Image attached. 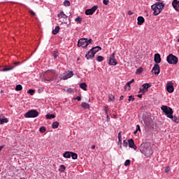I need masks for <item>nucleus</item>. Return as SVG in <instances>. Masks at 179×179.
Here are the masks:
<instances>
[{
  "label": "nucleus",
  "mask_w": 179,
  "mask_h": 179,
  "mask_svg": "<svg viewBox=\"0 0 179 179\" xmlns=\"http://www.w3.org/2000/svg\"><path fill=\"white\" fill-rule=\"evenodd\" d=\"M87 87V85L85 83H82L80 84V87L81 89H83L84 91L87 90V88H86Z\"/></svg>",
  "instance_id": "4be33fe9"
},
{
  "label": "nucleus",
  "mask_w": 179,
  "mask_h": 179,
  "mask_svg": "<svg viewBox=\"0 0 179 179\" xmlns=\"http://www.w3.org/2000/svg\"><path fill=\"white\" fill-rule=\"evenodd\" d=\"M152 71L154 72L155 75H159L160 73L159 65L158 64H154Z\"/></svg>",
  "instance_id": "9b49d317"
},
{
  "label": "nucleus",
  "mask_w": 179,
  "mask_h": 179,
  "mask_svg": "<svg viewBox=\"0 0 179 179\" xmlns=\"http://www.w3.org/2000/svg\"><path fill=\"white\" fill-rule=\"evenodd\" d=\"M127 14H129V15H132L134 13L129 10V12H127Z\"/></svg>",
  "instance_id": "603ef678"
},
{
  "label": "nucleus",
  "mask_w": 179,
  "mask_h": 179,
  "mask_svg": "<svg viewBox=\"0 0 179 179\" xmlns=\"http://www.w3.org/2000/svg\"><path fill=\"white\" fill-rule=\"evenodd\" d=\"M161 110L165 113L167 117L173 118V110L172 108L166 106H162L161 107Z\"/></svg>",
  "instance_id": "20e7f679"
},
{
  "label": "nucleus",
  "mask_w": 179,
  "mask_h": 179,
  "mask_svg": "<svg viewBox=\"0 0 179 179\" xmlns=\"http://www.w3.org/2000/svg\"><path fill=\"white\" fill-rule=\"evenodd\" d=\"M107 121L109 122L110 121V117L107 115Z\"/></svg>",
  "instance_id": "052dcab7"
},
{
  "label": "nucleus",
  "mask_w": 179,
  "mask_h": 179,
  "mask_svg": "<svg viewBox=\"0 0 179 179\" xmlns=\"http://www.w3.org/2000/svg\"><path fill=\"white\" fill-rule=\"evenodd\" d=\"M95 148H96L95 145H93L91 146V149H95Z\"/></svg>",
  "instance_id": "4d7b16f0"
},
{
  "label": "nucleus",
  "mask_w": 179,
  "mask_h": 179,
  "mask_svg": "<svg viewBox=\"0 0 179 179\" xmlns=\"http://www.w3.org/2000/svg\"><path fill=\"white\" fill-rule=\"evenodd\" d=\"M13 69H14V66L4 67L2 69V71H9L13 70Z\"/></svg>",
  "instance_id": "a878e982"
},
{
  "label": "nucleus",
  "mask_w": 179,
  "mask_h": 179,
  "mask_svg": "<svg viewBox=\"0 0 179 179\" xmlns=\"http://www.w3.org/2000/svg\"><path fill=\"white\" fill-rule=\"evenodd\" d=\"M123 99H124V95H122V96H120V100L122 101V100H123Z\"/></svg>",
  "instance_id": "5fc2aeb1"
},
{
  "label": "nucleus",
  "mask_w": 179,
  "mask_h": 179,
  "mask_svg": "<svg viewBox=\"0 0 179 179\" xmlns=\"http://www.w3.org/2000/svg\"><path fill=\"white\" fill-rule=\"evenodd\" d=\"M3 148V145L0 146V152L2 150Z\"/></svg>",
  "instance_id": "680f3d73"
},
{
  "label": "nucleus",
  "mask_w": 179,
  "mask_h": 179,
  "mask_svg": "<svg viewBox=\"0 0 179 179\" xmlns=\"http://www.w3.org/2000/svg\"><path fill=\"white\" fill-rule=\"evenodd\" d=\"M94 55H96L99 51L101 50V48L99 46H96L91 49Z\"/></svg>",
  "instance_id": "6ab92c4d"
},
{
  "label": "nucleus",
  "mask_w": 179,
  "mask_h": 179,
  "mask_svg": "<svg viewBox=\"0 0 179 179\" xmlns=\"http://www.w3.org/2000/svg\"><path fill=\"white\" fill-rule=\"evenodd\" d=\"M34 93H35V91L33 89H29V90L28 91V94H29L31 96H33Z\"/></svg>",
  "instance_id": "f704fd0d"
},
{
  "label": "nucleus",
  "mask_w": 179,
  "mask_h": 179,
  "mask_svg": "<svg viewBox=\"0 0 179 179\" xmlns=\"http://www.w3.org/2000/svg\"><path fill=\"white\" fill-rule=\"evenodd\" d=\"M66 171V166L64 165H60L59 166V171L61 173H64Z\"/></svg>",
  "instance_id": "5701e85b"
},
{
  "label": "nucleus",
  "mask_w": 179,
  "mask_h": 179,
  "mask_svg": "<svg viewBox=\"0 0 179 179\" xmlns=\"http://www.w3.org/2000/svg\"><path fill=\"white\" fill-rule=\"evenodd\" d=\"M75 21L80 24L82 23V18H80V17H78L77 18H76Z\"/></svg>",
  "instance_id": "4c0bfd02"
},
{
  "label": "nucleus",
  "mask_w": 179,
  "mask_h": 179,
  "mask_svg": "<svg viewBox=\"0 0 179 179\" xmlns=\"http://www.w3.org/2000/svg\"><path fill=\"white\" fill-rule=\"evenodd\" d=\"M137 132H138V131H137V130H136V131H134V134H137Z\"/></svg>",
  "instance_id": "e2e57ef3"
},
{
  "label": "nucleus",
  "mask_w": 179,
  "mask_h": 179,
  "mask_svg": "<svg viewBox=\"0 0 179 179\" xmlns=\"http://www.w3.org/2000/svg\"><path fill=\"white\" fill-rule=\"evenodd\" d=\"M108 107L105 108V112H106V114L108 115Z\"/></svg>",
  "instance_id": "6e6d98bb"
},
{
  "label": "nucleus",
  "mask_w": 179,
  "mask_h": 179,
  "mask_svg": "<svg viewBox=\"0 0 179 179\" xmlns=\"http://www.w3.org/2000/svg\"><path fill=\"white\" fill-rule=\"evenodd\" d=\"M54 59H57L58 57V52H54L52 54Z\"/></svg>",
  "instance_id": "a19ab883"
},
{
  "label": "nucleus",
  "mask_w": 179,
  "mask_h": 179,
  "mask_svg": "<svg viewBox=\"0 0 179 179\" xmlns=\"http://www.w3.org/2000/svg\"><path fill=\"white\" fill-rule=\"evenodd\" d=\"M122 131H120L118 134V139L119 141L121 142L122 141V135H121Z\"/></svg>",
  "instance_id": "a18cd8bd"
},
{
  "label": "nucleus",
  "mask_w": 179,
  "mask_h": 179,
  "mask_svg": "<svg viewBox=\"0 0 179 179\" xmlns=\"http://www.w3.org/2000/svg\"><path fill=\"white\" fill-rule=\"evenodd\" d=\"M152 86L150 83H144L142 85V88H140V92L145 93Z\"/></svg>",
  "instance_id": "6e6552de"
},
{
  "label": "nucleus",
  "mask_w": 179,
  "mask_h": 179,
  "mask_svg": "<svg viewBox=\"0 0 179 179\" xmlns=\"http://www.w3.org/2000/svg\"><path fill=\"white\" fill-rule=\"evenodd\" d=\"M115 99V95H112V94H109V101H113Z\"/></svg>",
  "instance_id": "c9c22d12"
},
{
  "label": "nucleus",
  "mask_w": 179,
  "mask_h": 179,
  "mask_svg": "<svg viewBox=\"0 0 179 179\" xmlns=\"http://www.w3.org/2000/svg\"><path fill=\"white\" fill-rule=\"evenodd\" d=\"M115 52H114L109 57V62L108 64L110 66H116L117 64V62H116L115 57Z\"/></svg>",
  "instance_id": "0eeeda50"
},
{
  "label": "nucleus",
  "mask_w": 179,
  "mask_h": 179,
  "mask_svg": "<svg viewBox=\"0 0 179 179\" xmlns=\"http://www.w3.org/2000/svg\"><path fill=\"white\" fill-rule=\"evenodd\" d=\"M57 17L59 18V19H62V18H64V19H66L68 18V16L64 14V11H61L58 15H57Z\"/></svg>",
  "instance_id": "a211bd4d"
},
{
  "label": "nucleus",
  "mask_w": 179,
  "mask_h": 179,
  "mask_svg": "<svg viewBox=\"0 0 179 179\" xmlns=\"http://www.w3.org/2000/svg\"><path fill=\"white\" fill-rule=\"evenodd\" d=\"M71 157H72V159H73V160H76V159H78V154L71 152Z\"/></svg>",
  "instance_id": "cd10ccee"
},
{
  "label": "nucleus",
  "mask_w": 179,
  "mask_h": 179,
  "mask_svg": "<svg viewBox=\"0 0 179 179\" xmlns=\"http://www.w3.org/2000/svg\"><path fill=\"white\" fill-rule=\"evenodd\" d=\"M143 70L142 68H138V69H136V73L137 75H140L141 73H143Z\"/></svg>",
  "instance_id": "7c9ffc66"
},
{
  "label": "nucleus",
  "mask_w": 179,
  "mask_h": 179,
  "mask_svg": "<svg viewBox=\"0 0 179 179\" xmlns=\"http://www.w3.org/2000/svg\"><path fill=\"white\" fill-rule=\"evenodd\" d=\"M166 61L169 64L176 65L178 62V58L173 54H170L167 56Z\"/></svg>",
  "instance_id": "39448f33"
},
{
  "label": "nucleus",
  "mask_w": 179,
  "mask_h": 179,
  "mask_svg": "<svg viewBox=\"0 0 179 179\" xmlns=\"http://www.w3.org/2000/svg\"><path fill=\"white\" fill-rule=\"evenodd\" d=\"M154 62H155V63H156V64H159L161 63L162 58H161L160 54H159V53L155 54Z\"/></svg>",
  "instance_id": "f8f14e48"
},
{
  "label": "nucleus",
  "mask_w": 179,
  "mask_h": 179,
  "mask_svg": "<svg viewBox=\"0 0 179 179\" xmlns=\"http://www.w3.org/2000/svg\"><path fill=\"white\" fill-rule=\"evenodd\" d=\"M165 173H168L171 171V167L170 166H167L165 170H164Z\"/></svg>",
  "instance_id": "79ce46f5"
},
{
  "label": "nucleus",
  "mask_w": 179,
  "mask_h": 179,
  "mask_svg": "<svg viewBox=\"0 0 179 179\" xmlns=\"http://www.w3.org/2000/svg\"><path fill=\"white\" fill-rule=\"evenodd\" d=\"M19 64H20V62H15V65L17 66V65H19Z\"/></svg>",
  "instance_id": "13d9d810"
},
{
  "label": "nucleus",
  "mask_w": 179,
  "mask_h": 179,
  "mask_svg": "<svg viewBox=\"0 0 179 179\" xmlns=\"http://www.w3.org/2000/svg\"><path fill=\"white\" fill-rule=\"evenodd\" d=\"M60 30V27L59 26H57L55 27V29H53L52 31V34L56 35L57 34H58Z\"/></svg>",
  "instance_id": "412c9836"
},
{
  "label": "nucleus",
  "mask_w": 179,
  "mask_h": 179,
  "mask_svg": "<svg viewBox=\"0 0 179 179\" xmlns=\"http://www.w3.org/2000/svg\"><path fill=\"white\" fill-rule=\"evenodd\" d=\"M29 13L30 15H31L32 16H35L36 13L33 11V10H29Z\"/></svg>",
  "instance_id": "de8ad7c7"
},
{
  "label": "nucleus",
  "mask_w": 179,
  "mask_h": 179,
  "mask_svg": "<svg viewBox=\"0 0 179 179\" xmlns=\"http://www.w3.org/2000/svg\"><path fill=\"white\" fill-rule=\"evenodd\" d=\"M172 6L177 11H179V1L173 0Z\"/></svg>",
  "instance_id": "dca6fc26"
},
{
  "label": "nucleus",
  "mask_w": 179,
  "mask_h": 179,
  "mask_svg": "<svg viewBox=\"0 0 179 179\" xmlns=\"http://www.w3.org/2000/svg\"><path fill=\"white\" fill-rule=\"evenodd\" d=\"M51 72H52V73H55V71H51Z\"/></svg>",
  "instance_id": "338daca9"
},
{
  "label": "nucleus",
  "mask_w": 179,
  "mask_h": 179,
  "mask_svg": "<svg viewBox=\"0 0 179 179\" xmlns=\"http://www.w3.org/2000/svg\"><path fill=\"white\" fill-rule=\"evenodd\" d=\"M103 4H105V5H108V3H109V1L103 0Z\"/></svg>",
  "instance_id": "3c124183"
},
{
  "label": "nucleus",
  "mask_w": 179,
  "mask_h": 179,
  "mask_svg": "<svg viewBox=\"0 0 179 179\" xmlns=\"http://www.w3.org/2000/svg\"><path fill=\"white\" fill-rule=\"evenodd\" d=\"M64 5L65 6H69L71 5V3H70V1H65L64 2Z\"/></svg>",
  "instance_id": "ea45409f"
},
{
  "label": "nucleus",
  "mask_w": 179,
  "mask_h": 179,
  "mask_svg": "<svg viewBox=\"0 0 179 179\" xmlns=\"http://www.w3.org/2000/svg\"><path fill=\"white\" fill-rule=\"evenodd\" d=\"M59 126V123L57 122H53L52 124V129H57Z\"/></svg>",
  "instance_id": "bb28decb"
},
{
  "label": "nucleus",
  "mask_w": 179,
  "mask_h": 179,
  "mask_svg": "<svg viewBox=\"0 0 179 179\" xmlns=\"http://www.w3.org/2000/svg\"><path fill=\"white\" fill-rule=\"evenodd\" d=\"M135 101V98H134V96H132V95H130L129 96V101Z\"/></svg>",
  "instance_id": "37998d69"
},
{
  "label": "nucleus",
  "mask_w": 179,
  "mask_h": 179,
  "mask_svg": "<svg viewBox=\"0 0 179 179\" xmlns=\"http://www.w3.org/2000/svg\"><path fill=\"white\" fill-rule=\"evenodd\" d=\"M178 52H179V49H178Z\"/></svg>",
  "instance_id": "774afa93"
},
{
  "label": "nucleus",
  "mask_w": 179,
  "mask_h": 179,
  "mask_svg": "<svg viewBox=\"0 0 179 179\" xmlns=\"http://www.w3.org/2000/svg\"><path fill=\"white\" fill-rule=\"evenodd\" d=\"M166 90L169 93H173L174 92L173 83L168 81L166 84Z\"/></svg>",
  "instance_id": "1a4fd4ad"
},
{
  "label": "nucleus",
  "mask_w": 179,
  "mask_h": 179,
  "mask_svg": "<svg viewBox=\"0 0 179 179\" xmlns=\"http://www.w3.org/2000/svg\"><path fill=\"white\" fill-rule=\"evenodd\" d=\"M81 106L83 108H85V109H90V105L88 104V103H81Z\"/></svg>",
  "instance_id": "b1692460"
},
{
  "label": "nucleus",
  "mask_w": 179,
  "mask_h": 179,
  "mask_svg": "<svg viewBox=\"0 0 179 179\" xmlns=\"http://www.w3.org/2000/svg\"><path fill=\"white\" fill-rule=\"evenodd\" d=\"M76 100H78V101H80L82 100L81 96H76Z\"/></svg>",
  "instance_id": "8fccbe9b"
},
{
  "label": "nucleus",
  "mask_w": 179,
  "mask_h": 179,
  "mask_svg": "<svg viewBox=\"0 0 179 179\" xmlns=\"http://www.w3.org/2000/svg\"><path fill=\"white\" fill-rule=\"evenodd\" d=\"M8 122L7 118L0 117V124L7 123Z\"/></svg>",
  "instance_id": "393cba45"
},
{
  "label": "nucleus",
  "mask_w": 179,
  "mask_h": 179,
  "mask_svg": "<svg viewBox=\"0 0 179 179\" xmlns=\"http://www.w3.org/2000/svg\"><path fill=\"white\" fill-rule=\"evenodd\" d=\"M73 76V71H69L66 73L62 78L61 80H68L69 78H71Z\"/></svg>",
  "instance_id": "4468645a"
},
{
  "label": "nucleus",
  "mask_w": 179,
  "mask_h": 179,
  "mask_svg": "<svg viewBox=\"0 0 179 179\" xmlns=\"http://www.w3.org/2000/svg\"><path fill=\"white\" fill-rule=\"evenodd\" d=\"M54 80V78H50V79H44L43 80V82L44 83H46V81L47 82H52V81H53Z\"/></svg>",
  "instance_id": "58836bf2"
},
{
  "label": "nucleus",
  "mask_w": 179,
  "mask_h": 179,
  "mask_svg": "<svg viewBox=\"0 0 179 179\" xmlns=\"http://www.w3.org/2000/svg\"><path fill=\"white\" fill-rule=\"evenodd\" d=\"M164 1H158L154 5L151 6V9L153 10V15L157 16L164 10L165 7Z\"/></svg>",
  "instance_id": "f03ea898"
},
{
  "label": "nucleus",
  "mask_w": 179,
  "mask_h": 179,
  "mask_svg": "<svg viewBox=\"0 0 179 179\" xmlns=\"http://www.w3.org/2000/svg\"><path fill=\"white\" fill-rule=\"evenodd\" d=\"M22 90V85H17L16 86V88H15V90L19 92V91H21Z\"/></svg>",
  "instance_id": "72a5a7b5"
},
{
  "label": "nucleus",
  "mask_w": 179,
  "mask_h": 179,
  "mask_svg": "<svg viewBox=\"0 0 179 179\" xmlns=\"http://www.w3.org/2000/svg\"><path fill=\"white\" fill-rule=\"evenodd\" d=\"M173 121L177 122L178 117L176 116H174L172 115V118H171Z\"/></svg>",
  "instance_id": "c03bdc74"
},
{
  "label": "nucleus",
  "mask_w": 179,
  "mask_h": 179,
  "mask_svg": "<svg viewBox=\"0 0 179 179\" xmlns=\"http://www.w3.org/2000/svg\"><path fill=\"white\" fill-rule=\"evenodd\" d=\"M51 72V71H46V73H50Z\"/></svg>",
  "instance_id": "0e129e2a"
},
{
  "label": "nucleus",
  "mask_w": 179,
  "mask_h": 179,
  "mask_svg": "<svg viewBox=\"0 0 179 179\" xmlns=\"http://www.w3.org/2000/svg\"><path fill=\"white\" fill-rule=\"evenodd\" d=\"M103 60H104L103 57H102V56H98V57H97L96 61H97L98 62H103Z\"/></svg>",
  "instance_id": "2f4dec72"
},
{
  "label": "nucleus",
  "mask_w": 179,
  "mask_h": 179,
  "mask_svg": "<svg viewBox=\"0 0 179 179\" xmlns=\"http://www.w3.org/2000/svg\"><path fill=\"white\" fill-rule=\"evenodd\" d=\"M20 179H25V178H20Z\"/></svg>",
  "instance_id": "69168bd1"
},
{
  "label": "nucleus",
  "mask_w": 179,
  "mask_h": 179,
  "mask_svg": "<svg viewBox=\"0 0 179 179\" xmlns=\"http://www.w3.org/2000/svg\"><path fill=\"white\" fill-rule=\"evenodd\" d=\"M72 152H66L64 153L63 157L66 159H70L71 157Z\"/></svg>",
  "instance_id": "aec40b11"
},
{
  "label": "nucleus",
  "mask_w": 179,
  "mask_h": 179,
  "mask_svg": "<svg viewBox=\"0 0 179 179\" xmlns=\"http://www.w3.org/2000/svg\"><path fill=\"white\" fill-rule=\"evenodd\" d=\"M38 115H39V113L37 110H31L27 112V113H25L24 116L25 117V118H32V117L34 118V117H37Z\"/></svg>",
  "instance_id": "423d86ee"
},
{
  "label": "nucleus",
  "mask_w": 179,
  "mask_h": 179,
  "mask_svg": "<svg viewBox=\"0 0 179 179\" xmlns=\"http://www.w3.org/2000/svg\"><path fill=\"white\" fill-rule=\"evenodd\" d=\"M95 55L94 53V52L92 50V49H90L87 53L85 55V58L87 59V60H90V59H93Z\"/></svg>",
  "instance_id": "9d476101"
},
{
  "label": "nucleus",
  "mask_w": 179,
  "mask_h": 179,
  "mask_svg": "<svg viewBox=\"0 0 179 179\" xmlns=\"http://www.w3.org/2000/svg\"><path fill=\"white\" fill-rule=\"evenodd\" d=\"M45 117H46V119H49V120L54 119L56 117L55 115H46Z\"/></svg>",
  "instance_id": "c756f323"
},
{
  "label": "nucleus",
  "mask_w": 179,
  "mask_h": 179,
  "mask_svg": "<svg viewBox=\"0 0 179 179\" xmlns=\"http://www.w3.org/2000/svg\"><path fill=\"white\" fill-rule=\"evenodd\" d=\"M131 164V161L129 159L126 160L125 163H124V166H129Z\"/></svg>",
  "instance_id": "e433bc0d"
},
{
  "label": "nucleus",
  "mask_w": 179,
  "mask_h": 179,
  "mask_svg": "<svg viewBox=\"0 0 179 179\" xmlns=\"http://www.w3.org/2000/svg\"><path fill=\"white\" fill-rule=\"evenodd\" d=\"M98 8V7L96 6L92 7L91 9H87L85 10V14L87 15H92Z\"/></svg>",
  "instance_id": "ddd939ff"
},
{
  "label": "nucleus",
  "mask_w": 179,
  "mask_h": 179,
  "mask_svg": "<svg viewBox=\"0 0 179 179\" xmlns=\"http://www.w3.org/2000/svg\"><path fill=\"white\" fill-rule=\"evenodd\" d=\"M47 129L45 127H41L39 129V131L41 133H45L46 132Z\"/></svg>",
  "instance_id": "473e14b6"
},
{
  "label": "nucleus",
  "mask_w": 179,
  "mask_h": 179,
  "mask_svg": "<svg viewBox=\"0 0 179 179\" xmlns=\"http://www.w3.org/2000/svg\"><path fill=\"white\" fill-rule=\"evenodd\" d=\"M134 83V79H131V80L127 82V83L126 84V87H129V88L130 89L131 88V84Z\"/></svg>",
  "instance_id": "c85d7f7f"
},
{
  "label": "nucleus",
  "mask_w": 179,
  "mask_h": 179,
  "mask_svg": "<svg viewBox=\"0 0 179 179\" xmlns=\"http://www.w3.org/2000/svg\"><path fill=\"white\" fill-rule=\"evenodd\" d=\"M136 131H141V127H140V125H138V124H137L136 126Z\"/></svg>",
  "instance_id": "09e8293b"
},
{
  "label": "nucleus",
  "mask_w": 179,
  "mask_h": 179,
  "mask_svg": "<svg viewBox=\"0 0 179 179\" xmlns=\"http://www.w3.org/2000/svg\"><path fill=\"white\" fill-rule=\"evenodd\" d=\"M137 97L141 99L142 98V94H139L138 95H137Z\"/></svg>",
  "instance_id": "864d4df0"
},
{
  "label": "nucleus",
  "mask_w": 179,
  "mask_h": 179,
  "mask_svg": "<svg viewBox=\"0 0 179 179\" xmlns=\"http://www.w3.org/2000/svg\"><path fill=\"white\" fill-rule=\"evenodd\" d=\"M67 92H69V93L71 92H72V89H68Z\"/></svg>",
  "instance_id": "bf43d9fd"
},
{
  "label": "nucleus",
  "mask_w": 179,
  "mask_h": 179,
  "mask_svg": "<svg viewBox=\"0 0 179 179\" xmlns=\"http://www.w3.org/2000/svg\"><path fill=\"white\" fill-rule=\"evenodd\" d=\"M91 43H92V39L87 40V38H80L78 40V47H83V48H87V45H89V44H91Z\"/></svg>",
  "instance_id": "7ed1b4c3"
},
{
  "label": "nucleus",
  "mask_w": 179,
  "mask_h": 179,
  "mask_svg": "<svg viewBox=\"0 0 179 179\" xmlns=\"http://www.w3.org/2000/svg\"><path fill=\"white\" fill-rule=\"evenodd\" d=\"M141 153L146 157H150L153 155L154 151L151 147V143L149 142L143 143L138 148Z\"/></svg>",
  "instance_id": "f257e3e1"
},
{
  "label": "nucleus",
  "mask_w": 179,
  "mask_h": 179,
  "mask_svg": "<svg viewBox=\"0 0 179 179\" xmlns=\"http://www.w3.org/2000/svg\"><path fill=\"white\" fill-rule=\"evenodd\" d=\"M123 146H124V148H127L128 146V143L126 141V140L124 141Z\"/></svg>",
  "instance_id": "49530a36"
},
{
  "label": "nucleus",
  "mask_w": 179,
  "mask_h": 179,
  "mask_svg": "<svg viewBox=\"0 0 179 179\" xmlns=\"http://www.w3.org/2000/svg\"><path fill=\"white\" fill-rule=\"evenodd\" d=\"M145 22V19L142 16H139L137 18V24L138 25H142Z\"/></svg>",
  "instance_id": "f3484780"
},
{
  "label": "nucleus",
  "mask_w": 179,
  "mask_h": 179,
  "mask_svg": "<svg viewBox=\"0 0 179 179\" xmlns=\"http://www.w3.org/2000/svg\"><path fill=\"white\" fill-rule=\"evenodd\" d=\"M127 141L129 142V148H131L134 149V150H136L137 146L135 145L134 141L131 138V139H129V141Z\"/></svg>",
  "instance_id": "2eb2a0df"
}]
</instances>
